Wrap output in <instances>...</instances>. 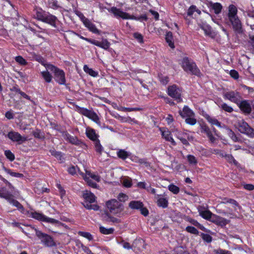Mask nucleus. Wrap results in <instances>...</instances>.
Listing matches in <instances>:
<instances>
[{
	"label": "nucleus",
	"mask_w": 254,
	"mask_h": 254,
	"mask_svg": "<svg viewBox=\"0 0 254 254\" xmlns=\"http://www.w3.org/2000/svg\"><path fill=\"white\" fill-rule=\"evenodd\" d=\"M44 66L46 69H49L54 72L55 80L58 83L60 84H65V73L63 70L60 69L52 64H45Z\"/></svg>",
	"instance_id": "obj_1"
},
{
	"label": "nucleus",
	"mask_w": 254,
	"mask_h": 254,
	"mask_svg": "<svg viewBox=\"0 0 254 254\" xmlns=\"http://www.w3.org/2000/svg\"><path fill=\"white\" fill-rule=\"evenodd\" d=\"M106 205L109 212L114 215L120 214L124 209L123 204L116 199L108 200Z\"/></svg>",
	"instance_id": "obj_2"
},
{
	"label": "nucleus",
	"mask_w": 254,
	"mask_h": 254,
	"mask_svg": "<svg viewBox=\"0 0 254 254\" xmlns=\"http://www.w3.org/2000/svg\"><path fill=\"white\" fill-rule=\"evenodd\" d=\"M182 66L184 70L188 73L199 75L200 71L197 67L195 64L189 59L188 58H184L182 60Z\"/></svg>",
	"instance_id": "obj_3"
},
{
	"label": "nucleus",
	"mask_w": 254,
	"mask_h": 254,
	"mask_svg": "<svg viewBox=\"0 0 254 254\" xmlns=\"http://www.w3.org/2000/svg\"><path fill=\"white\" fill-rule=\"evenodd\" d=\"M79 174L82 176L84 181L86 182L88 186L93 188H97V184L91 181L90 179H93L96 182H99L101 180L100 177L97 174L91 173L90 171L85 170V173L80 172Z\"/></svg>",
	"instance_id": "obj_4"
},
{
	"label": "nucleus",
	"mask_w": 254,
	"mask_h": 254,
	"mask_svg": "<svg viewBox=\"0 0 254 254\" xmlns=\"http://www.w3.org/2000/svg\"><path fill=\"white\" fill-rule=\"evenodd\" d=\"M168 95L178 102L182 101V89L176 85L169 86L168 88Z\"/></svg>",
	"instance_id": "obj_5"
},
{
	"label": "nucleus",
	"mask_w": 254,
	"mask_h": 254,
	"mask_svg": "<svg viewBox=\"0 0 254 254\" xmlns=\"http://www.w3.org/2000/svg\"><path fill=\"white\" fill-rule=\"evenodd\" d=\"M238 128L242 133H245L251 137H254V129L251 127L249 125L243 120L238 123Z\"/></svg>",
	"instance_id": "obj_6"
},
{
	"label": "nucleus",
	"mask_w": 254,
	"mask_h": 254,
	"mask_svg": "<svg viewBox=\"0 0 254 254\" xmlns=\"http://www.w3.org/2000/svg\"><path fill=\"white\" fill-rule=\"evenodd\" d=\"M36 235L45 246L50 247L56 245L53 238L50 236L37 230H36Z\"/></svg>",
	"instance_id": "obj_7"
},
{
	"label": "nucleus",
	"mask_w": 254,
	"mask_h": 254,
	"mask_svg": "<svg viewBox=\"0 0 254 254\" xmlns=\"http://www.w3.org/2000/svg\"><path fill=\"white\" fill-rule=\"evenodd\" d=\"M0 197L7 200L11 204L16 206L22 213H24L25 209L23 206L17 200L13 199V195L8 191L3 192L0 194Z\"/></svg>",
	"instance_id": "obj_8"
},
{
	"label": "nucleus",
	"mask_w": 254,
	"mask_h": 254,
	"mask_svg": "<svg viewBox=\"0 0 254 254\" xmlns=\"http://www.w3.org/2000/svg\"><path fill=\"white\" fill-rule=\"evenodd\" d=\"M30 216L32 218L37 219L39 221L48 222V223H50L51 224H57L59 222V221L57 220L48 217L46 216L43 215V214L36 212V211L31 212L30 213Z\"/></svg>",
	"instance_id": "obj_9"
},
{
	"label": "nucleus",
	"mask_w": 254,
	"mask_h": 254,
	"mask_svg": "<svg viewBox=\"0 0 254 254\" xmlns=\"http://www.w3.org/2000/svg\"><path fill=\"white\" fill-rule=\"evenodd\" d=\"M7 136L12 141L17 142L19 144L27 140V137L22 136L18 132L13 131L8 132Z\"/></svg>",
	"instance_id": "obj_10"
},
{
	"label": "nucleus",
	"mask_w": 254,
	"mask_h": 254,
	"mask_svg": "<svg viewBox=\"0 0 254 254\" xmlns=\"http://www.w3.org/2000/svg\"><path fill=\"white\" fill-rule=\"evenodd\" d=\"M224 97L237 104L239 103L240 100H241V96L240 94L237 92L232 91L225 93L224 94Z\"/></svg>",
	"instance_id": "obj_11"
},
{
	"label": "nucleus",
	"mask_w": 254,
	"mask_h": 254,
	"mask_svg": "<svg viewBox=\"0 0 254 254\" xmlns=\"http://www.w3.org/2000/svg\"><path fill=\"white\" fill-rule=\"evenodd\" d=\"M199 215L204 219L211 221L214 214L203 206H199L197 208Z\"/></svg>",
	"instance_id": "obj_12"
},
{
	"label": "nucleus",
	"mask_w": 254,
	"mask_h": 254,
	"mask_svg": "<svg viewBox=\"0 0 254 254\" xmlns=\"http://www.w3.org/2000/svg\"><path fill=\"white\" fill-rule=\"evenodd\" d=\"M110 11L115 15V16L122 17L123 19H136L134 16H131L128 13L121 11L116 7H112Z\"/></svg>",
	"instance_id": "obj_13"
},
{
	"label": "nucleus",
	"mask_w": 254,
	"mask_h": 254,
	"mask_svg": "<svg viewBox=\"0 0 254 254\" xmlns=\"http://www.w3.org/2000/svg\"><path fill=\"white\" fill-rule=\"evenodd\" d=\"M160 130L161 132L162 137L167 141L170 142L171 144L175 146L176 143L173 138L171 132L167 128H160Z\"/></svg>",
	"instance_id": "obj_14"
},
{
	"label": "nucleus",
	"mask_w": 254,
	"mask_h": 254,
	"mask_svg": "<svg viewBox=\"0 0 254 254\" xmlns=\"http://www.w3.org/2000/svg\"><path fill=\"white\" fill-rule=\"evenodd\" d=\"M240 109L245 113L249 114L252 112V107L250 103L247 100L241 101L237 103Z\"/></svg>",
	"instance_id": "obj_15"
},
{
	"label": "nucleus",
	"mask_w": 254,
	"mask_h": 254,
	"mask_svg": "<svg viewBox=\"0 0 254 254\" xmlns=\"http://www.w3.org/2000/svg\"><path fill=\"white\" fill-rule=\"evenodd\" d=\"M234 30L239 34L242 33V24L238 17L229 19Z\"/></svg>",
	"instance_id": "obj_16"
},
{
	"label": "nucleus",
	"mask_w": 254,
	"mask_h": 254,
	"mask_svg": "<svg viewBox=\"0 0 254 254\" xmlns=\"http://www.w3.org/2000/svg\"><path fill=\"white\" fill-rule=\"evenodd\" d=\"M91 43L106 50L109 48L111 45L110 43L106 39H102L101 42L93 40V41H91Z\"/></svg>",
	"instance_id": "obj_17"
},
{
	"label": "nucleus",
	"mask_w": 254,
	"mask_h": 254,
	"mask_svg": "<svg viewBox=\"0 0 254 254\" xmlns=\"http://www.w3.org/2000/svg\"><path fill=\"white\" fill-rule=\"evenodd\" d=\"M200 126L201 132L205 133L211 142H214L215 140V138L213 136L209 127L205 124H200Z\"/></svg>",
	"instance_id": "obj_18"
},
{
	"label": "nucleus",
	"mask_w": 254,
	"mask_h": 254,
	"mask_svg": "<svg viewBox=\"0 0 254 254\" xmlns=\"http://www.w3.org/2000/svg\"><path fill=\"white\" fill-rule=\"evenodd\" d=\"M207 5L210 9L213 10L216 14H218L221 12L222 6L220 3H214L212 1H209L207 3Z\"/></svg>",
	"instance_id": "obj_19"
},
{
	"label": "nucleus",
	"mask_w": 254,
	"mask_h": 254,
	"mask_svg": "<svg viewBox=\"0 0 254 254\" xmlns=\"http://www.w3.org/2000/svg\"><path fill=\"white\" fill-rule=\"evenodd\" d=\"M58 21L57 18L49 13H47L43 22L48 23L54 27H56V22Z\"/></svg>",
	"instance_id": "obj_20"
},
{
	"label": "nucleus",
	"mask_w": 254,
	"mask_h": 254,
	"mask_svg": "<svg viewBox=\"0 0 254 254\" xmlns=\"http://www.w3.org/2000/svg\"><path fill=\"white\" fill-rule=\"evenodd\" d=\"M211 221L221 226H225L228 223V221L225 218L215 214L213 215Z\"/></svg>",
	"instance_id": "obj_21"
},
{
	"label": "nucleus",
	"mask_w": 254,
	"mask_h": 254,
	"mask_svg": "<svg viewBox=\"0 0 254 254\" xmlns=\"http://www.w3.org/2000/svg\"><path fill=\"white\" fill-rule=\"evenodd\" d=\"M155 198L157 200V205L163 208H166L168 206V199L161 195L157 194L155 195Z\"/></svg>",
	"instance_id": "obj_22"
},
{
	"label": "nucleus",
	"mask_w": 254,
	"mask_h": 254,
	"mask_svg": "<svg viewBox=\"0 0 254 254\" xmlns=\"http://www.w3.org/2000/svg\"><path fill=\"white\" fill-rule=\"evenodd\" d=\"M67 141L70 143L79 146L81 148L84 149H86L87 147L85 143L81 141L76 137L75 136L71 135Z\"/></svg>",
	"instance_id": "obj_23"
},
{
	"label": "nucleus",
	"mask_w": 254,
	"mask_h": 254,
	"mask_svg": "<svg viewBox=\"0 0 254 254\" xmlns=\"http://www.w3.org/2000/svg\"><path fill=\"white\" fill-rule=\"evenodd\" d=\"M179 113L183 118L194 116V113L187 106H185L183 110H180Z\"/></svg>",
	"instance_id": "obj_24"
},
{
	"label": "nucleus",
	"mask_w": 254,
	"mask_h": 254,
	"mask_svg": "<svg viewBox=\"0 0 254 254\" xmlns=\"http://www.w3.org/2000/svg\"><path fill=\"white\" fill-rule=\"evenodd\" d=\"M198 26L200 28L203 30L206 35L210 37H213L214 33L211 29V27L205 23H199Z\"/></svg>",
	"instance_id": "obj_25"
},
{
	"label": "nucleus",
	"mask_w": 254,
	"mask_h": 254,
	"mask_svg": "<svg viewBox=\"0 0 254 254\" xmlns=\"http://www.w3.org/2000/svg\"><path fill=\"white\" fill-rule=\"evenodd\" d=\"M82 196L84 199L87 202L93 203L95 201L96 197L94 194L88 190H84L83 191Z\"/></svg>",
	"instance_id": "obj_26"
},
{
	"label": "nucleus",
	"mask_w": 254,
	"mask_h": 254,
	"mask_svg": "<svg viewBox=\"0 0 254 254\" xmlns=\"http://www.w3.org/2000/svg\"><path fill=\"white\" fill-rule=\"evenodd\" d=\"M86 134L89 139L94 141L98 140V135L96 133L95 130L93 128L89 127H87L86 129Z\"/></svg>",
	"instance_id": "obj_27"
},
{
	"label": "nucleus",
	"mask_w": 254,
	"mask_h": 254,
	"mask_svg": "<svg viewBox=\"0 0 254 254\" xmlns=\"http://www.w3.org/2000/svg\"><path fill=\"white\" fill-rule=\"evenodd\" d=\"M131 160L134 162L144 165L145 167H148L150 166V163L147 161L146 159L139 158L136 156H133L131 157Z\"/></svg>",
	"instance_id": "obj_28"
},
{
	"label": "nucleus",
	"mask_w": 254,
	"mask_h": 254,
	"mask_svg": "<svg viewBox=\"0 0 254 254\" xmlns=\"http://www.w3.org/2000/svg\"><path fill=\"white\" fill-rule=\"evenodd\" d=\"M237 11H238L237 8L235 5H234L233 4L230 5L229 6V12H228V14L229 19L238 17V16L237 15Z\"/></svg>",
	"instance_id": "obj_29"
},
{
	"label": "nucleus",
	"mask_w": 254,
	"mask_h": 254,
	"mask_svg": "<svg viewBox=\"0 0 254 254\" xmlns=\"http://www.w3.org/2000/svg\"><path fill=\"white\" fill-rule=\"evenodd\" d=\"M84 24L92 32L94 33H99V31L96 28L95 25L89 19L84 22Z\"/></svg>",
	"instance_id": "obj_30"
},
{
	"label": "nucleus",
	"mask_w": 254,
	"mask_h": 254,
	"mask_svg": "<svg viewBox=\"0 0 254 254\" xmlns=\"http://www.w3.org/2000/svg\"><path fill=\"white\" fill-rule=\"evenodd\" d=\"M143 205L142 202L140 201H131L128 204V206L133 209H138L143 207Z\"/></svg>",
	"instance_id": "obj_31"
},
{
	"label": "nucleus",
	"mask_w": 254,
	"mask_h": 254,
	"mask_svg": "<svg viewBox=\"0 0 254 254\" xmlns=\"http://www.w3.org/2000/svg\"><path fill=\"white\" fill-rule=\"evenodd\" d=\"M75 110L79 113L88 117L91 110H88L87 109L81 108L76 105L75 106Z\"/></svg>",
	"instance_id": "obj_32"
},
{
	"label": "nucleus",
	"mask_w": 254,
	"mask_h": 254,
	"mask_svg": "<svg viewBox=\"0 0 254 254\" xmlns=\"http://www.w3.org/2000/svg\"><path fill=\"white\" fill-rule=\"evenodd\" d=\"M205 118L207 121L211 124L212 125H215L218 127H221V123L215 118L211 117L208 115L205 117Z\"/></svg>",
	"instance_id": "obj_33"
},
{
	"label": "nucleus",
	"mask_w": 254,
	"mask_h": 254,
	"mask_svg": "<svg viewBox=\"0 0 254 254\" xmlns=\"http://www.w3.org/2000/svg\"><path fill=\"white\" fill-rule=\"evenodd\" d=\"M165 39H166V41L167 43L168 44L169 46L171 48H174L175 46H174V43L173 42L172 33L170 32L167 33V34L166 35Z\"/></svg>",
	"instance_id": "obj_34"
},
{
	"label": "nucleus",
	"mask_w": 254,
	"mask_h": 254,
	"mask_svg": "<svg viewBox=\"0 0 254 254\" xmlns=\"http://www.w3.org/2000/svg\"><path fill=\"white\" fill-rule=\"evenodd\" d=\"M104 218L106 221L108 222H112L116 223H118L120 222L119 219L111 216L108 212L105 213V216Z\"/></svg>",
	"instance_id": "obj_35"
},
{
	"label": "nucleus",
	"mask_w": 254,
	"mask_h": 254,
	"mask_svg": "<svg viewBox=\"0 0 254 254\" xmlns=\"http://www.w3.org/2000/svg\"><path fill=\"white\" fill-rule=\"evenodd\" d=\"M46 14L47 13L42 9H39L36 11L35 16L38 20L43 21Z\"/></svg>",
	"instance_id": "obj_36"
},
{
	"label": "nucleus",
	"mask_w": 254,
	"mask_h": 254,
	"mask_svg": "<svg viewBox=\"0 0 254 254\" xmlns=\"http://www.w3.org/2000/svg\"><path fill=\"white\" fill-rule=\"evenodd\" d=\"M117 155L119 158L123 160H125L129 156V154L128 152L125 151V150L120 149L117 152Z\"/></svg>",
	"instance_id": "obj_37"
},
{
	"label": "nucleus",
	"mask_w": 254,
	"mask_h": 254,
	"mask_svg": "<svg viewBox=\"0 0 254 254\" xmlns=\"http://www.w3.org/2000/svg\"><path fill=\"white\" fill-rule=\"evenodd\" d=\"M3 169L6 173L9 174L10 176L12 177L16 178H22L24 176L22 174L12 172L11 170L7 169L4 167H3Z\"/></svg>",
	"instance_id": "obj_38"
},
{
	"label": "nucleus",
	"mask_w": 254,
	"mask_h": 254,
	"mask_svg": "<svg viewBox=\"0 0 254 254\" xmlns=\"http://www.w3.org/2000/svg\"><path fill=\"white\" fill-rule=\"evenodd\" d=\"M84 71L93 77H96L98 75V72L89 68L87 65H84L83 67Z\"/></svg>",
	"instance_id": "obj_39"
},
{
	"label": "nucleus",
	"mask_w": 254,
	"mask_h": 254,
	"mask_svg": "<svg viewBox=\"0 0 254 254\" xmlns=\"http://www.w3.org/2000/svg\"><path fill=\"white\" fill-rule=\"evenodd\" d=\"M48 69H47L46 71H43L41 72V74L44 78V80L47 82H50L52 80V75L48 71Z\"/></svg>",
	"instance_id": "obj_40"
},
{
	"label": "nucleus",
	"mask_w": 254,
	"mask_h": 254,
	"mask_svg": "<svg viewBox=\"0 0 254 254\" xmlns=\"http://www.w3.org/2000/svg\"><path fill=\"white\" fill-rule=\"evenodd\" d=\"M182 134H183V132H179L177 137L180 140L183 144L186 146H188L189 145V143L188 142V140L186 139V135H182Z\"/></svg>",
	"instance_id": "obj_41"
},
{
	"label": "nucleus",
	"mask_w": 254,
	"mask_h": 254,
	"mask_svg": "<svg viewBox=\"0 0 254 254\" xmlns=\"http://www.w3.org/2000/svg\"><path fill=\"white\" fill-rule=\"evenodd\" d=\"M91 203L85 201L83 205L85 208L88 209H93L94 210H98L99 208V206L96 204H91Z\"/></svg>",
	"instance_id": "obj_42"
},
{
	"label": "nucleus",
	"mask_w": 254,
	"mask_h": 254,
	"mask_svg": "<svg viewBox=\"0 0 254 254\" xmlns=\"http://www.w3.org/2000/svg\"><path fill=\"white\" fill-rule=\"evenodd\" d=\"M99 229L100 232L105 235L113 234L114 231V229L112 228L107 229L103 226H100Z\"/></svg>",
	"instance_id": "obj_43"
},
{
	"label": "nucleus",
	"mask_w": 254,
	"mask_h": 254,
	"mask_svg": "<svg viewBox=\"0 0 254 254\" xmlns=\"http://www.w3.org/2000/svg\"><path fill=\"white\" fill-rule=\"evenodd\" d=\"M189 163L192 165H196L197 163V160L195 157L192 155H188L187 156Z\"/></svg>",
	"instance_id": "obj_44"
},
{
	"label": "nucleus",
	"mask_w": 254,
	"mask_h": 254,
	"mask_svg": "<svg viewBox=\"0 0 254 254\" xmlns=\"http://www.w3.org/2000/svg\"><path fill=\"white\" fill-rule=\"evenodd\" d=\"M228 134L229 136L234 141V142H239L240 141V139H239L235 133L231 130L229 129L228 131Z\"/></svg>",
	"instance_id": "obj_45"
},
{
	"label": "nucleus",
	"mask_w": 254,
	"mask_h": 254,
	"mask_svg": "<svg viewBox=\"0 0 254 254\" xmlns=\"http://www.w3.org/2000/svg\"><path fill=\"white\" fill-rule=\"evenodd\" d=\"M88 118L91 119L94 122H96V123H98L99 122V119L97 115L93 111H91L89 116L88 117Z\"/></svg>",
	"instance_id": "obj_46"
},
{
	"label": "nucleus",
	"mask_w": 254,
	"mask_h": 254,
	"mask_svg": "<svg viewBox=\"0 0 254 254\" xmlns=\"http://www.w3.org/2000/svg\"><path fill=\"white\" fill-rule=\"evenodd\" d=\"M48 5L53 9H57L59 7L58 1L56 0H48Z\"/></svg>",
	"instance_id": "obj_47"
},
{
	"label": "nucleus",
	"mask_w": 254,
	"mask_h": 254,
	"mask_svg": "<svg viewBox=\"0 0 254 254\" xmlns=\"http://www.w3.org/2000/svg\"><path fill=\"white\" fill-rule=\"evenodd\" d=\"M185 122L187 124L193 126L196 123V120L194 118V116H191L186 118Z\"/></svg>",
	"instance_id": "obj_48"
},
{
	"label": "nucleus",
	"mask_w": 254,
	"mask_h": 254,
	"mask_svg": "<svg viewBox=\"0 0 254 254\" xmlns=\"http://www.w3.org/2000/svg\"><path fill=\"white\" fill-rule=\"evenodd\" d=\"M186 230L188 232L194 235H198L199 233L198 231L195 228L192 226L187 227Z\"/></svg>",
	"instance_id": "obj_49"
},
{
	"label": "nucleus",
	"mask_w": 254,
	"mask_h": 254,
	"mask_svg": "<svg viewBox=\"0 0 254 254\" xmlns=\"http://www.w3.org/2000/svg\"><path fill=\"white\" fill-rule=\"evenodd\" d=\"M94 142L96 151L99 153H101L103 148L100 143L99 140L98 139Z\"/></svg>",
	"instance_id": "obj_50"
},
{
	"label": "nucleus",
	"mask_w": 254,
	"mask_h": 254,
	"mask_svg": "<svg viewBox=\"0 0 254 254\" xmlns=\"http://www.w3.org/2000/svg\"><path fill=\"white\" fill-rule=\"evenodd\" d=\"M78 233L80 236L87 238L89 241L93 239L92 235L88 232L79 231Z\"/></svg>",
	"instance_id": "obj_51"
},
{
	"label": "nucleus",
	"mask_w": 254,
	"mask_h": 254,
	"mask_svg": "<svg viewBox=\"0 0 254 254\" xmlns=\"http://www.w3.org/2000/svg\"><path fill=\"white\" fill-rule=\"evenodd\" d=\"M168 188L169 190L173 192L174 194H177L180 190L179 187L174 185H170L169 186Z\"/></svg>",
	"instance_id": "obj_52"
},
{
	"label": "nucleus",
	"mask_w": 254,
	"mask_h": 254,
	"mask_svg": "<svg viewBox=\"0 0 254 254\" xmlns=\"http://www.w3.org/2000/svg\"><path fill=\"white\" fill-rule=\"evenodd\" d=\"M221 107L225 111L229 113H231L233 111V109L231 106H228L227 104L224 103L221 105Z\"/></svg>",
	"instance_id": "obj_53"
},
{
	"label": "nucleus",
	"mask_w": 254,
	"mask_h": 254,
	"mask_svg": "<svg viewBox=\"0 0 254 254\" xmlns=\"http://www.w3.org/2000/svg\"><path fill=\"white\" fill-rule=\"evenodd\" d=\"M225 158L230 163H233L235 165L237 164V162L235 160L233 156L231 154H225Z\"/></svg>",
	"instance_id": "obj_54"
},
{
	"label": "nucleus",
	"mask_w": 254,
	"mask_h": 254,
	"mask_svg": "<svg viewBox=\"0 0 254 254\" xmlns=\"http://www.w3.org/2000/svg\"><path fill=\"white\" fill-rule=\"evenodd\" d=\"M118 199L121 202H125L128 200V197L125 193H120L118 196Z\"/></svg>",
	"instance_id": "obj_55"
},
{
	"label": "nucleus",
	"mask_w": 254,
	"mask_h": 254,
	"mask_svg": "<svg viewBox=\"0 0 254 254\" xmlns=\"http://www.w3.org/2000/svg\"><path fill=\"white\" fill-rule=\"evenodd\" d=\"M122 183L124 186L127 188H130L132 186L131 180L129 178L123 179Z\"/></svg>",
	"instance_id": "obj_56"
},
{
	"label": "nucleus",
	"mask_w": 254,
	"mask_h": 254,
	"mask_svg": "<svg viewBox=\"0 0 254 254\" xmlns=\"http://www.w3.org/2000/svg\"><path fill=\"white\" fill-rule=\"evenodd\" d=\"M185 220L189 222L191 224H192L195 226H197L199 225V223L196 220H195L193 219H192L189 216H186L185 218Z\"/></svg>",
	"instance_id": "obj_57"
},
{
	"label": "nucleus",
	"mask_w": 254,
	"mask_h": 254,
	"mask_svg": "<svg viewBox=\"0 0 254 254\" xmlns=\"http://www.w3.org/2000/svg\"><path fill=\"white\" fill-rule=\"evenodd\" d=\"M4 154L6 157L10 161L14 160L15 158L14 155L10 150H5Z\"/></svg>",
	"instance_id": "obj_58"
},
{
	"label": "nucleus",
	"mask_w": 254,
	"mask_h": 254,
	"mask_svg": "<svg viewBox=\"0 0 254 254\" xmlns=\"http://www.w3.org/2000/svg\"><path fill=\"white\" fill-rule=\"evenodd\" d=\"M77 171H78L79 173L80 172H81L80 171H79V170L78 168H77L74 166H71L68 169V173L72 175L75 174L76 173Z\"/></svg>",
	"instance_id": "obj_59"
},
{
	"label": "nucleus",
	"mask_w": 254,
	"mask_h": 254,
	"mask_svg": "<svg viewBox=\"0 0 254 254\" xmlns=\"http://www.w3.org/2000/svg\"><path fill=\"white\" fill-rule=\"evenodd\" d=\"M133 37L139 43H142L143 42V36L141 34L137 32L134 33L133 34Z\"/></svg>",
	"instance_id": "obj_60"
},
{
	"label": "nucleus",
	"mask_w": 254,
	"mask_h": 254,
	"mask_svg": "<svg viewBox=\"0 0 254 254\" xmlns=\"http://www.w3.org/2000/svg\"><path fill=\"white\" fill-rule=\"evenodd\" d=\"M15 61L21 65H25L27 63L25 59L21 56H17L15 57Z\"/></svg>",
	"instance_id": "obj_61"
},
{
	"label": "nucleus",
	"mask_w": 254,
	"mask_h": 254,
	"mask_svg": "<svg viewBox=\"0 0 254 254\" xmlns=\"http://www.w3.org/2000/svg\"><path fill=\"white\" fill-rule=\"evenodd\" d=\"M230 75L235 79H237L239 78V73L235 70H231L230 71Z\"/></svg>",
	"instance_id": "obj_62"
},
{
	"label": "nucleus",
	"mask_w": 254,
	"mask_h": 254,
	"mask_svg": "<svg viewBox=\"0 0 254 254\" xmlns=\"http://www.w3.org/2000/svg\"><path fill=\"white\" fill-rule=\"evenodd\" d=\"M51 154L55 156L57 158H60L61 157V153L60 152L56 151L54 149H51L50 150Z\"/></svg>",
	"instance_id": "obj_63"
},
{
	"label": "nucleus",
	"mask_w": 254,
	"mask_h": 254,
	"mask_svg": "<svg viewBox=\"0 0 254 254\" xmlns=\"http://www.w3.org/2000/svg\"><path fill=\"white\" fill-rule=\"evenodd\" d=\"M244 188L248 190H254V185L252 184H243Z\"/></svg>",
	"instance_id": "obj_64"
}]
</instances>
